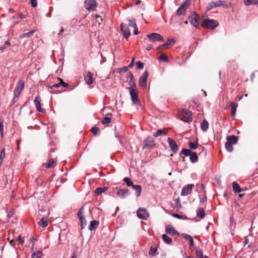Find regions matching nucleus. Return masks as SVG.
<instances>
[{
    "label": "nucleus",
    "instance_id": "nucleus-36",
    "mask_svg": "<svg viewBox=\"0 0 258 258\" xmlns=\"http://www.w3.org/2000/svg\"><path fill=\"white\" fill-rule=\"evenodd\" d=\"M107 189H108L107 187H99V188H97L95 189V192L96 193V195H99L101 194H102V192L107 191Z\"/></svg>",
    "mask_w": 258,
    "mask_h": 258
},
{
    "label": "nucleus",
    "instance_id": "nucleus-3",
    "mask_svg": "<svg viewBox=\"0 0 258 258\" xmlns=\"http://www.w3.org/2000/svg\"><path fill=\"white\" fill-rule=\"evenodd\" d=\"M24 82L22 80L19 81L18 83V84H17V86L16 88V89H15L14 92V96H15L14 99H13V101L14 103L15 102V100L16 99V98H18L19 96H20L22 90L24 88Z\"/></svg>",
    "mask_w": 258,
    "mask_h": 258
},
{
    "label": "nucleus",
    "instance_id": "nucleus-61",
    "mask_svg": "<svg viewBox=\"0 0 258 258\" xmlns=\"http://www.w3.org/2000/svg\"><path fill=\"white\" fill-rule=\"evenodd\" d=\"M189 241H190V245H189L190 248H194V246L193 238L191 239L190 240H189Z\"/></svg>",
    "mask_w": 258,
    "mask_h": 258
},
{
    "label": "nucleus",
    "instance_id": "nucleus-30",
    "mask_svg": "<svg viewBox=\"0 0 258 258\" xmlns=\"http://www.w3.org/2000/svg\"><path fill=\"white\" fill-rule=\"evenodd\" d=\"M35 31V30H31L28 32L23 33L20 35L19 38L21 39L24 38H29L34 34Z\"/></svg>",
    "mask_w": 258,
    "mask_h": 258
},
{
    "label": "nucleus",
    "instance_id": "nucleus-14",
    "mask_svg": "<svg viewBox=\"0 0 258 258\" xmlns=\"http://www.w3.org/2000/svg\"><path fill=\"white\" fill-rule=\"evenodd\" d=\"M171 150L174 153H176L178 149V147L176 142L173 139L169 138L167 139Z\"/></svg>",
    "mask_w": 258,
    "mask_h": 258
},
{
    "label": "nucleus",
    "instance_id": "nucleus-1",
    "mask_svg": "<svg viewBox=\"0 0 258 258\" xmlns=\"http://www.w3.org/2000/svg\"><path fill=\"white\" fill-rule=\"evenodd\" d=\"M218 25L217 21L213 19H205L202 23V26L205 28L214 29Z\"/></svg>",
    "mask_w": 258,
    "mask_h": 258
},
{
    "label": "nucleus",
    "instance_id": "nucleus-34",
    "mask_svg": "<svg viewBox=\"0 0 258 258\" xmlns=\"http://www.w3.org/2000/svg\"><path fill=\"white\" fill-rule=\"evenodd\" d=\"M230 106H231V115L233 117H234L236 114V108L237 107V105L235 104L233 102H231L230 103Z\"/></svg>",
    "mask_w": 258,
    "mask_h": 258
},
{
    "label": "nucleus",
    "instance_id": "nucleus-12",
    "mask_svg": "<svg viewBox=\"0 0 258 258\" xmlns=\"http://www.w3.org/2000/svg\"><path fill=\"white\" fill-rule=\"evenodd\" d=\"M148 77V72L147 71H145L141 76L139 80V84L140 85L145 88L146 87L147 78Z\"/></svg>",
    "mask_w": 258,
    "mask_h": 258
},
{
    "label": "nucleus",
    "instance_id": "nucleus-39",
    "mask_svg": "<svg viewBox=\"0 0 258 258\" xmlns=\"http://www.w3.org/2000/svg\"><path fill=\"white\" fill-rule=\"evenodd\" d=\"M188 145L189 148L192 150H196L198 148V145H199L198 142L193 143L191 142H189L188 143Z\"/></svg>",
    "mask_w": 258,
    "mask_h": 258
},
{
    "label": "nucleus",
    "instance_id": "nucleus-19",
    "mask_svg": "<svg viewBox=\"0 0 258 258\" xmlns=\"http://www.w3.org/2000/svg\"><path fill=\"white\" fill-rule=\"evenodd\" d=\"M128 21V25L130 26V27H133L134 28V33L135 35H137L139 34V31L138 30V28H137V24L136 23V22H135V20H127Z\"/></svg>",
    "mask_w": 258,
    "mask_h": 258
},
{
    "label": "nucleus",
    "instance_id": "nucleus-20",
    "mask_svg": "<svg viewBox=\"0 0 258 258\" xmlns=\"http://www.w3.org/2000/svg\"><path fill=\"white\" fill-rule=\"evenodd\" d=\"M175 43V41L173 38L168 39L164 44L159 46V49H161L162 47L168 46H173Z\"/></svg>",
    "mask_w": 258,
    "mask_h": 258
},
{
    "label": "nucleus",
    "instance_id": "nucleus-63",
    "mask_svg": "<svg viewBox=\"0 0 258 258\" xmlns=\"http://www.w3.org/2000/svg\"><path fill=\"white\" fill-rule=\"evenodd\" d=\"M26 17V15H23V14H19V18L20 19H24Z\"/></svg>",
    "mask_w": 258,
    "mask_h": 258
},
{
    "label": "nucleus",
    "instance_id": "nucleus-33",
    "mask_svg": "<svg viewBox=\"0 0 258 258\" xmlns=\"http://www.w3.org/2000/svg\"><path fill=\"white\" fill-rule=\"evenodd\" d=\"M233 190L234 192H240L241 191V189L240 186L235 182H233L232 183Z\"/></svg>",
    "mask_w": 258,
    "mask_h": 258
},
{
    "label": "nucleus",
    "instance_id": "nucleus-51",
    "mask_svg": "<svg viewBox=\"0 0 258 258\" xmlns=\"http://www.w3.org/2000/svg\"><path fill=\"white\" fill-rule=\"evenodd\" d=\"M196 255L198 257H203L202 250L199 249L196 251Z\"/></svg>",
    "mask_w": 258,
    "mask_h": 258
},
{
    "label": "nucleus",
    "instance_id": "nucleus-47",
    "mask_svg": "<svg viewBox=\"0 0 258 258\" xmlns=\"http://www.w3.org/2000/svg\"><path fill=\"white\" fill-rule=\"evenodd\" d=\"M215 4H214V2H212L210 3H209L207 6L206 7V10L207 11H209L210 10H211L212 9H213V8H215Z\"/></svg>",
    "mask_w": 258,
    "mask_h": 258
},
{
    "label": "nucleus",
    "instance_id": "nucleus-15",
    "mask_svg": "<svg viewBox=\"0 0 258 258\" xmlns=\"http://www.w3.org/2000/svg\"><path fill=\"white\" fill-rule=\"evenodd\" d=\"M34 103L35 104V107H36L37 111L42 112H43L44 111V110L42 109L41 107L40 98L39 96H36L35 97L34 100Z\"/></svg>",
    "mask_w": 258,
    "mask_h": 258
},
{
    "label": "nucleus",
    "instance_id": "nucleus-43",
    "mask_svg": "<svg viewBox=\"0 0 258 258\" xmlns=\"http://www.w3.org/2000/svg\"><path fill=\"white\" fill-rule=\"evenodd\" d=\"M123 181L126 183L127 186H132L134 185L133 182L128 177H125L123 178Z\"/></svg>",
    "mask_w": 258,
    "mask_h": 258
},
{
    "label": "nucleus",
    "instance_id": "nucleus-13",
    "mask_svg": "<svg viewBox=\"0 0 258 258\" xmlns=\"http://www.w3.org/2000/svg\"><path fill=\"white\" fill-rule=\"evenodd\" d=\"M128 26H129L123 24H121L120 26V30L122 32L126 39H127L131 36L130 31Z\"/></svg>",
    "mask_w": 258,
    "mask_h": 258
},
{
    "label": "nucleus",
    "instance_id": "nucleus-45",
    "mask_svg": "<svg viewBox=\"0 0 258 258\" xmlns=\"http://www.w3.org/2000/svg\"><path fill=\"white\" fill-rule=\"evenodd\" d=\"M159 59L165 62H168L169 61L167 56L165 54H161L159 56Z\"/></svg>",
    "mask_w": 258,
    "mask_h": 258
},
{
    "label": "nucleus",
    "instance_id": "nucleus-5",
    "mask_svg": "<svg viewBox=\"0 0 258 258\" xmlns=\"http://www.w3.org/2000/svg\"><path fill=\"white\" fill-rule=\"evenodd\" d=\"M137 216L141 219L146 220L149 217V214L147 210L143 208H139L137 211Z\"/></svg>",
    "mask_w": 258,
    "mask_h": 258
},
{
    "label": "nucleus",
    "instance_id": "nucleus-18",
    "mask_svg": "<svg viewBox=\"0 0 258 258\" xmlns=\"http://www.w3.org/2000/svg\"><path fill=\"white\" fill-rule=\"evenodd\" d=\"M117 194L121 199H124L129 195L130 192L126 189H121L118 190Z\"/></svg>",
    "mask_w": 258,
    "mask_h": 258
},
{
    "label": "nucleus",
    "instance_id": "nucleus-24",
    "mask_svg": "<svg viewBox=\"0 0 258 258\" xmlns=\"http://www.w3.org/2000/svg\"><path fill=\"white\" fill-rule=\"evenodd\" d=\"M48 220L46 217H43L38 223L39 225L43 228L46 227L48 225Z\"/></svg>",
    "mask_w": 258,
    "mask_h": 258
},
{
    "label": "nucleus",
    "instance_id": "nucleus-53",
    "mask_svg": "<svg viewBox=\"0 0 258 258\" xmlns=\"http://www.w3.org/2000/svg\"><path fill=\"white\" fill-rule=\"evenodd\" d=\"M30 3L32 7L35 8L37 6V0H30Z\"/></svg>",
    "mask_w": 258,
    "mask_h": 258
},
{
    "label": "nucleus",
    "instance_id": "nucleus-56",
    "mask_svg": "<svg viewBox=\"0 0 258 258\" xmlns=\"http://www.w3.org/2000/svg\"><path fill=\"white\" fill-rule=\"evenodd\" d=\"M58 79L60 81L61 86H63L64 87H67L68 86V84L66 83H64L61 79L58 78Z\"/></svg>",
    "mask_w": 258,
    "mask_h": 258
},
{
    "label": "nucleus",
    "instance_id": "nucleus-29",
    "mask_svg": "<svg viewBox=\"0 0 258 258\" xmlns=\"http://www.w3.org/2000/svg\"><path fill=\"white\" fill-rule=\"evenodd\" d=\"M98 224H99V222L98 221H95V220L92 221L90 222V225L89 227V229L90 231H93V230H95L97 228Z\"/></svg>",
    "mask_w": 258,
    "mask_h": 258
},
{
    "label": "nucleus",
    "instance_id": "nucleus-38",
    "mask_svg": "<svg viewBox=\"0 0 258 258\" xmlns=\"http://www.w3.org/2000/svg\"><path fill=\"white\" fill-rule=\"evenodd\" d=\"M233 144L228 143V142H226L225 145V147L226 149L229 152H231L233 151Z\"/></svg>",
    "mask_w": 258,
    "mask_h": 258
},
{
    "label": "nucleus",
    "instance_id": "nucleus-8",
    "mask_svg": "<svg viewBox=\"0 0 258 258\" xmlns=\"http://www.w3.org/2000/svg\"><path fill=\"white\" fill-rule=\"evenodd\" d=\"M130 94L131 96L132 101L134 104H137L140 102L138 94L136 88H130Z\"/></svg>",
    "mask_w": 258,
    "mask_h": 258
},
{
    "label": "nucleus",
    "instance_id": "nucleus-31",
    "mask_svg": "<svg viewBox=\"0 0 258 258\" xmlns=\"http://www.w3.org/2000/svg\"><path fill=\"white\" fill-rule=\"evenodd\" d=\"M136 191V195L137 197H139L141 196V191H142V187L140 185H133L132 186Z\"/></svg>",
    "mask_w": 258,
    "mask_h": 258
},
{
    "label": "nucleus",
    "instance_id": "nucleus-16",
    "mask_svg": "<svg viewBox=\"0 0 258 258\" xmlns=\"http://www.w3.org/2000/svg\"><path fill=\"white\" fill-rule=\"evenodd\" d=\"M165 231L167 234L172 235H179V233L175 230L174 227L170 225H168L166 226Z\"/></svg>",
    "mask_w": 258,
    "mask_h": 258
},
{
    "label": "nucleus",
    "instance_id": "nucleus-2",
    "mask_svg": "<svg viewBox=\"0 0 258 258\" xmlns=\"http://www.w3.org/2000/svg\"><path fill=\"white\" fill-rule=\"evenodd\" d=\"M155 146V141L152 137H147L143 142V149L154 148Z\"/></svg>",
    "mask_w": 258,
    "mask_h": 258
},
{
    "label": "nucleus",
    "instance_id": "nucleus-22",
    "mask_svg": "<svg viewBox=\"0 0 258 258\" xmlns=\"http://www.w3.org/2000/svg\"><path fill=\"white\" fill-rule=\"evenodd\" d=\"M128 78L130 79L129 84L131 86L130 88H136V84L135 82L134 76H133V74L130 72L128 73Z\"/></svg>",
    "mask_w": 258,
    "mask_h": 258
},
{
    "label": "nucleus",
    "instance_id": "nucleus-48",
    "mask_svg": "<svg viewBox=\"0 0 258 258\" xmlns=\"http://www.w3.org/2000/svg\"><path fill=\"white\" fill-rule=\"evenodd\" d=\"M78 215L79 217L80 220H82V219H84L85 218L83 216V209L81 208L79 210L78 213Z\"/></svg>",
    "mask_w": 258,
    "mask_h": 258
},
{
    "label": "nucleus",
    "instance_id": "nucleus-27",
    "mask_svg": "<svg viewBox=\"0 0 258 258\" xmlns=\"http://www.w3.org/2000/svg\"><path fill=\"white\" fill-rule=\"evenodd\" d=\"M215 7L223 6L228 8L229 6L227 5L226 1H218L216 2H214Z\"/></svg>",
    "mask_w": 258,
    "mask_h": 258
},
{
    "label": "nucleus",
    "instance_id": "nucleus-50",
    "mask_svg": "<svg viewBox=\"0 0 258 258\" xmlns=\"http://www.w3.org/2000/svg\"><path fill=\"white\" fill-rule=\"evenodd\" d=\"M136 66L138 69H143L144 68V63L139 61L136 62Z\"/></svg>",
    "mask_w": 258,
    "mask_h": 258
},
{
    "label": "nucleus",
    "instance_id": "nucleus-25",
    "mask_svg": "<svg viewBox=\"0 0 258 258\" xmlns=\"http://www.w3.org/2000/svg\"><path fill=\"white\" fill-rule=\"evenodd\" d=\"M162 238L163 241L165 243L169 244V245L171 244L172 243V239L170 237L168 236L166 234H163L162 235Z\"/></svg>",
    "mask_w": 258,
    "mask_h": 258
},
{
    "label": "nucleus",
    "instance_id": "nucleus-26",
    "mask_svg": "<svg viewBox=\"0 0 258 258\" xmlns=\"http://www.w3.org/2000/svg\"><path fill=\"white\" fill-rule=\"evenodd\" d=\"M167 130H158L156 133L153 134L154 137H158L160 136H164L167 134Z\"/></svg>",
    "mask_w": 258,
    "mask_h": 258
},
{
    "label": "nucleus",
    "instance_id": "nucleus-54",
    "mask_svg": "<svg viewBox=\"0 0 258 258\" xmlns=\"http://www.w3.org/2000/svg\"><path fill=\"white\" fill-rule=\"evenodd\" d=\"M182 235L184 238L187 239L189 241L192 239V237L189 235L184 234H182Z\"/></svg>",
    "mask_w": 258,
    "mask_h": 258
},
{
    "label": "nucleus",
    "instance_id": "nucleus-32",
    "mask_svg": "<svg viewBox=\"0 0 258 258\" xmlns=\"http://www.w3.org/2000/svg\"><path fill=\"white\" fill-rule=\"evenodd\" d=\"M189 159L192 163H196L198 160L197 154L195 152H192L189 156Z\"/></svg>",
    "mask_w": 258,
    "mask_h": 258
},
{
    "label": "nucleus",
    "instance_id": "nucleus-62",
    "mask_svg": "<svg viewBox=\"0 0 258 258\" xmlns=\"http://www.w3.org/2000/svg\"><path fill=\"white\" fill-rule=\"evenodd\" d=\"M230 225L231 226L233 225V224H235L234 223V218L233 217H230Z\"/></svg>",
    "mask_w": 258,
    "mask_h": 258
},
{
    "label": "nucleus",
    "instance_id": "nucleus-42",
    "mask_svg": "<svg viewBox=\"0 0 258 258\" xmlns=\"http://www.w3.org/2000/svg\"><path fill=\"white\" fill-rule=\"evenodd\" d=\"M54 163V161L53 159H51L49 160L47 163L44 164L46 168L52 167Z\"/></svg>",
    "mask_w": 258,
    "mask_h": 258
},
{
    "label": "nucleus",
    "instance_id": "nucleus-40",
    "mask_svg": "<svg viewBox=\"0 0 258 258\" xmlns=\"http://www.w3.org/2000/svg\"><path fill=\"white\" fill-rule=\"evenodd\" d=\"M5 157V149L3 148L1 151L0 153V167L1 166L2 163L3 162V159Z\"/></svg>",
    "mask_w": 258,
    "mask_h": 258
},
{
    "label": "nucleus",
    "instance_id": "nucleus-11",
    "mask_svg": "<svg viewBox=\"0 0 258 258\" xmlns=\"http://www.w3.org/2000/svg\"><path fill=\"white\" fill-rule=\"evenodd\" d=\"M84 5L86 9L94 10L97 6V3L95 0H86Z\"/></svg>",
    "mask_w": 258,
    "mask_h": 258
},
{
    "label": "nucleus",
    "instance_id": "nucleus-60",
    "mask_svg": "<svg viewBox=\"0 0 258 258\" xmlns=\"http://www.w3.org/2000/svg\"><path fill=\"white\" fill-rule=\"evenodd\" d=\"M18 240L21 242V244H23L24 243V240L21 236V235H19L18 237Z\"/></svg>",
    "mask_w": 258,
    "mask_h": 258
},
{
    "label": "nucleus",
    "instance_id": "nucleus-37",
    "mask_svg": "<svg viewBox=\"0 0 258 258\" xmlns=\"http://www.w3.org/2000/svg\"><path fill=\"white\" fill-rule=\"evenodd\" d=\"M245 5L249 6L258 4V0H244Z\"/></svg>",
    "mask_w": 258,
    "mask_h": 258
},
{
    "label": "nucleus",
    "instance_id": "nucleus-23",
    "mask_svg": "<svg viewBox=\"0 0 258 258\" xmlns=\"http://www.w3.org/2000/svg\"><path fill=\"white\" fill-rule=\"evenodd\" d=\"M112 114L110 113H107L106 116L103 118L102 120V123L103 124H108L111 122Z\"/></svg>",
    "mask_w": 258,
    "mask_h": 258
},
{
    "label": "nucleus",
    "instance_id": "nucleus-57",
    "mask_svg": "<svg viewBox=\"0 0 258 258\" xmlns=\"http://www.w3.org/2000/svg\"><path fill=\"white\" fill-rule=\"evenodd\" d=\"M61 86L60 82L59 83L53 84L52 86L50 87V88H58Z\"/></svg>",
    "mask_w": 258,
    "mask_h": 258
},
{
    "label": "nucleus",
    "instance_id": "nucleus-17",
    "mask_svg": "<svg viewBox=\"0 0 258 258\" xmlns=\"http://www.w3.org/2000/svg\"><path fill=\"white\" fill-rule=\"evenodd\" d=\"M85 81L88 85H91L93 82V76L90 72H88L85 76Z\"/></svg>",
    "mask_w": 258,
    "mask_h": 258
},
{
    "label": "nucleus",
    "instance_id": "nucleus-64",
    "mask_svg": "<svg viewBox=\"0 0 258 258\" xmlns=\"http://www.w3.org/2000/svg\"><path fill=\"white\" fill-rule=\"evenodd\" d=\"M153 47V46L151 45V44H149L147 45V47H146V49L147 50H151Z\"/></svg>",
    "mask_w": 258,
    "mask_h": 258
},
{
    "label": "nucleus",
    "instance_id": "nucleus-58",
    "mask_svg": "<svg viewBox=\"0 0 258 258\" xmlns=\"http://www.w3.org/2000/svg\"><path fill=\"white\" fill-rule=\"evenodd\" d=\"M172 216L174 217H175L177 219H182V216L179 215V214H174L172 215Z\"/></svg>",
    "mask_w": 258,
    "mask_h": 258
},
{
    "label": "nucleus",
    "instance_id": "nucleus-52",
    "mask_svg": "<svg viewBox=\"0 0 258 258\" xmlns=\"http://www.w3.org/2000/svg\"><path fill=\"white\" fill-rule=\"evenodd\" d=\"M80 221L81 223V228L82 229H84L87 225V222L85 218H84V219H82V220H80Z\"/></svg>",
    "mask_w": 258,
    "mask_h": 258
},
{
    "label": "nucleus",
    "instance_id": "nucleus-28",
    "mask_svg": "<svg viewBox=\"0 0 258 258\" xmlns=\"http://www.w3.org/2000/svg\"><path fill=\"white\" fill-rule=\"evenodd\" d=\"M209 128V123L206 120H204L201 125V128L203 132H206Z\"/></svg>",
    "mask_w": 258,
    "mask_h": 258
},
{
    "label": "nucleus",
    "instance_id": "nucleus-35",
    "mask_svg": "<svg viewBox=\"0 0 258 258\" xmlns=\"http://www.w3.org/2000/svg\"><path fill=\"white\" fill-rule=\"evenodd\" d=\"M205 211L203 208H200L197 210V216L198 217L202 219L205 217Z\"/></svg>",
    "mask_w": 258,
    "mask_h": 258
},
{
    "label": "nucleus",
    "instance_id": "nucleus-4",
    "mask_svg": "<svg viewBox=\"0 0 258 258\" xmlns=\"http://www.w3.org/2000/svg\"><path fill=\"white\" fill-rule=\"evenodd\" d=\"M190 4V0H186L177 9L176 11L177 15L179 16L184 15L185 11L188 8Z\"/></svg>",
    "mask_w": 258,
    "mask_h": 258
},
{
    "label": "nucleus",
    "instance_id": "nucleus-10",
    "mask_svg": "<svg viewBox=\"0 0 258 258\" xmlns=\"http://www.w3.org/2000/svg\"><path fill=\"white\" fill-rule=\"evenodd\" d=\"M198 19L199 16L195 13L191 14L188 18L189 22L196 28H198L199 25Z\"/></svg>",
    "mask_w": 258,
    "mask_h": 258
},
{
    "label": "nucleus",
    "instance_id": "nucleus-41",
    "mask_svg": "<svg viewBox=\"0 0 258 258\" xmlns=\"http://www.w3.org/2000/svg\"><path fill=\"white\" fill-rule=\"evenodd\" d=\"M42 255V252L40 251H37L32 254V258H40Z\"/></svg>",
    "mask_w": 258,
    "mask_h": 258
},
{
    "label": "nucleus",
    "instance_id": "nucleus-6",
    "mask_svg": "<svg viewBox=\"0 0 258 258\" xmlns=\"http://www.w3.org/2000/svg\"><path fill=\"white\" fill-rule=\"evenodd\" d=\"M192 113L191 112L187 109H182L181 116L182 117V120L186 122L191 121L192 117H191Z\"/></svg>",
    "mask_w": 258,
    "mask_h": 258
},
{
    "label": "nucleus",
    "instance_id": "nucleus-55",
    "mask_svg": "<svg viewBox=\"0 0 258 258\" xmlns=\"http://www.w3.org/2000/svg\"><path fill=\"white\" fill-rule=\"evenodd\" d=\"M0 133L2 137L3 136L4 129H3V123L2 121H0Z\"/></svg>",
    "mask_w": 258,
    "mask_h": 258
},
{
    "label": "nucleus",
    "instance_id": "nucleus-46",
    "mask_svg": "<svg viewBox=\"0 0 258 258\" xmlns=\"http://www.w3.org/2000/svg\"><path fill=\"white\" fill-rule=\"evenodd\" d=\"M91 131L93 134L97 135L99 133V128L97 127L94 126L91 128Z\"/></svg>",
    "mask_w": 258,
    "mask_h": 258
},
{
    "label": "nucleus",
    "instance_id": "nucleus-59",
    "mask_svg": "<svg viewBox=\"0 0 258 258\" xmlns=\"http://www.w3.org/2000/svg\"><path fill=\"white\" fill-rule=\"evenodd\" d=\"M135 59V58L134 57L132 59V61L128 66V68H131L133 67Z\"/></svg>",
    "mask_w": 258,
    "mask_h": 258
},
{
    "label": "nucleus",
    "instance_id": "nucleus-7",
    "mask_svg": "<svg viewBox=\"0 0 258 258\" xmlns=\"http://www.w3.org/2000/svg\"><path fill=\"white\" fill-rule=\"evenodd\" d=\"M147 36L151 41H164L163 37L158 33H152L151 34H148Z\"/></svg>",
    "mask_w": 258,
    "mask_h": 258
},
{
    "label": "nucleus",
    "instance_id": "nucleus-21",
    "mask_svg": "<svg viewBox=\"0 0 258 258\" xmlns=\"http://www.w3.org/2000/svg\"><path fill=\"white\" fill-rule=\"evenodd\" d=\"M228 143H230L233 145H235L238 142V138L234 135L229 136L226 138Z\"/></svg>",
    "mask_w": 258,
    "mask_h": 258
},
{
    "label": "nucleus",
    "instance_id": "nucleus-44",
    "mask_svg": "<svg viewBox=\"0 0 258 258\" xmlns=\"http://www.w3.org/2000/svg\"><path fill=\"white\" fill-rule=\"evenodd\" d=\"M192 152L190 150L183 149L181 151V153L185 155V156H189L191 154Z\"/></svg>",
    "mask_w": 258,
    "mask_h": 258
},
{
    "label": "nucleus",
    "instance_id": "nucleus-49",
    "mask_svg": "<svg viewBox=\"0 0 258 258\" xmlns=\"http://www.w3.org/2000/svg\"><path fill=\"white\" fill-rule=\"evenodd\" d=\"M157 250V248L152 246V247H151V248L149 250V254L150 255L154 254L156 252Z\"/></svg>",
    "mask_w": 258,
    "mask_h": 258
},
{
    "label": "nucleus",
    "instance_id": "nucleus-9",
    "mask_svg": "<svg viewBox=\"0 0 258 258\" xmlns=\"http://www.w3.org/2000/svg\"><path fill=\"white\" fill-rule=\"evenodd\" d=\"M194 186L193 184H188L184 186L181 190L180 195L181 196H186L189 195Z\"/></svg>",
    "mask_w": 258,
    "mask_h": 258
}]
</instances>
